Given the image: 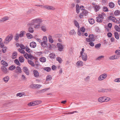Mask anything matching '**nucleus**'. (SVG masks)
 <instances>
[{
  "label": "nucleus",
  "mask_w": 120,
  "mask_h": 120,
  "mask_svg": "<svg viewBox=\"0 0 120 120\" xmlns=\"http://www.w3.org/2000/svg\"><path fill=\"white\" fill-rule=\"evenodd\" d=\"M42 22L41 19L39 18H37L34 19L32 20L31 22L29 23L30 25H32L34 24V23H37L39 24L35 25L34 27L35 28H38L40 27V24Z\"/></svg>",
  "instance_id": "f257e3e1"
},
{
  "label": "nucleus",
  "mask_w": 120,
  "mask_h": 120,
  "mask_svg": "<svg viewBox=\"0 0 120 120\" xmlns=\"http://www.w3.org/2000/svg\"><path fill=\"white\" fill-rule=\"evenodd\" d=\"M105 15L104 13H102L101 14L99 15L96 18V21L98 22H102L104 18V16Z\"/></svg>",
  "instance_id": "f03ea898"
},
{
  "label": "nucleus",
  "mask_w": 120,
  "mask_h": 120,
  "mask_svg": "<svg viewBox=\"0 0 120 120\" xmlns=\"http://www.w3.org/2000/svg\"><path fill=\"white\" fill-rule=\"evenodd\" d=\"M13 36L12 34H10L8 35L5 38L4 40V43H8L12 39Z\"/></svg>",
  "instance_id": "7ed1b4c3"
},
{
  "label": "nucleus",
  "mask_w": 120,
  "mask_h": 120,
  "mask_svg": "<svg viewBox=\"0 0 120 120\" xmlns=\"http://www.w3.org/2000/svg\"><path fill=\"white\" fill-rule=\"evenodd\" d=\"M92 4L93 5V8L94 9L95 12H97L100 9V5H97L95 3H92Z\"/></svg>",
  "instance_id": "20e7f679"
},
{
  "label": "nucleus",
  "mask_w": 120,
  "mask_h": 120,
  "mask_svg": "<svg viewBox=\"0 0 120 120\" xmlns=\"http://www.w3.org/2000/svg\"><path fill=\"white\" fill-rule=\"evenodd\" d=\"M107 76V74L104 73L100 75L98 78V80L99 81H102L105 79Z\"/></svg>",
  "instance_id": "39448f33"
},
{
  "label": "nucleus",
  "mask_w": 120,
  "mask_h": 120,
  "mask_svg": "<svg viewBox=\"0 0 120 120\" xmlns=\"http://www.w3.org/2000/svg\"><path fill=\"white\" fill-rule=\"evenodd\" d=\"M88 13V11L86 10H84L82 11V13H80L79 17L80 18H83V15H86Z\"/></svg>",
  "instance_id": "423d86ee"
},
{
  "label": "nucleus",
  "mask_w": 120,
  "mask_h": 120,
  "mask_svg": "<svg viewBox=\"0 0 120 120\" xmlns=\"http://www.w3.org/2000/svg\"><path fill=\"white\" fill-rule=\"evenodd\" d=\"M57 46L58 48V50L60 51H62L64 49L63 46L62 44L60 43H58L57 44Z\"/></svg>",
  "instance_id": "0eeeda50"
},
{
  "label": "nucleus",
  "mask_w": 120,
  "mask_h": 120,
  "mask_svg": "<svg viewBox=\"0 0 120 120\" xmlns=\"http://www.w3.org/2000/svg\"><path fill=\"white\" fill-rule=\"evenodd\" d=\"M82 56V58L83 60L84 61H86L87 60V56L86 54V53H84L81 54Z\"/></svg>",
  "instance_id": "6e6552de"
},
{
  "label": "nucleus",
  "mask_w": 120,
  "mask_h": 120,
  "mask_svg": "<svg viewBox=\"0 0 120 120\" xmlns=\"http://www.w3.org/2000/svg\"><path fill=\"white\" fill-rule=\"evenodd\" d=\"M43 8H44L48 10H53L55 9V8L54 7L52 6L48 5H44Z\"/></svg>",
  "instance_id": "1a4fd4ad"
},
{
  "label": "nucleus",
  "mask_w": 120,
  "mask_h": 120,
  "mask_svg": "<svg viewBox=\"0 0 120 120\" xmlns=\"http://www.w3.org/2000/svg\"><path fill=\"white\" fill-rule=\"evenodd\" d=\"M9 19V17L8 16H6L3 17L0 19V23H1L7 21Z\"/></svg>",
  "instance_id": "9d476101"
},
{
  "label": "nucleus",
  "mask_w": 120,
  "mask_h": 120,
  "mask_svg": "<svg viewBox=\"0 0 120 120\" xmlns=\"http://www.w3.org/2000/svg\"><path fill=\"white\" fill-rule=\"evenodd\" d=\"M95 36L93 34H90L89 36V37L90 38L91 42L94 41L95 40Z\"/></svg>",
  "instance_id": "9b49d317"
},
{
  "label": "nucleus",
  "mask_w": 120,
  "mask_h": 120,
  "mask_svg": "<svg viewBox=\"0 0 120 120\" xmlns=\"http://www.w3.org/2000/svg\"><path fill=\"white\" fill-rule=\"evenodd\" d=\"M76 64L78 66H82L83 65V63L82 61L79 60L77 62Z\"/></svg>",
  "instance_id": "f8f14e48"
},
{
  "label": "nucleus",
  "mask_w": 120,
  "mask_h": 120,
  "mask_svg": "<svg viewBox=\"0 0 120 120\" xmlns=\"http://www.w3.org/2000/svg\"><path fill=\"white\" fill-rule=\"evenodd\" d=\"M36 46V43L34 42H32L30 44V46L31 47L33 48H35Z\"/></svg>",
  "instance_id": "ddd939ff"
},
{
  "label": "nucleus",
  "mask_w": 120,
  "mask_h": 120,
  "mask_svg": "<svg viewBox=\"0 0 120 120\" xmlns=\"http://www.w3.org/2000/svg\"><path fill=\"white\" fill-rule=\"evenodd\" d=\"M33 73L35 77L37 78L39 76V73L38 71L36 70H34Z\"/></svg>",
  "instance_id": "4468645a"
},
{
  "label": "nucleus",
  "mask_w": 120,
  "mask_h": 120,
  "mask_svg": "<svg viewBox=\"0 0 120 120\" xmlns=\"http://www.w3.org/2000/svg\"><path fill=\"white\" fill-rule=\"evenodd\" d=\"M23 69L25 73H26V75H29V72L28 68L26 67H24Z\"/></svg>",
  "instance_id": "2eb2a0df"
},
{
  "label": "nucleus",
  "mask_w": 120,
  "mask_h": 120,
  "mask_svg": "<svg viewBox=\"0 0 120 120\" xmlns=\"http://www.w3.org/2000/svg\"><path fill=\"white\" fill-rule=\"evenodd\" d=\"M1 69L2 71L4 73H6L8 72V70L6 68L2 66L1 67Z\"/></svg>",
  "instance_id": "dca6fc26"
},
{
  "label": "nucleus",
  "mask_w": 120,
  "mask_h": 120,
  "mask_svg": "<svg viewBox=\"0 0 120 120\" xmlns=\"http://www.w3.org/2000/svg\"><path fill=\"white\" fill-rule=\"evenodd\" d=\"M98 101L100 102H105L104 97H100L98 100Z\"/></svg>",
  "instance_id": "f3484780"
},
{
  "label": "nucleus",
  "mask_w": 120,
  "mask_h": 120,
  "mask_svg": "<svg viewBox=\"0 0 120 120\" xmlns=\"http://www.w3.org/2000/svg\"><path fill=\"white\" fill-rule=\"evenodd\" d=\"M25 48L26 49V51L29 53H31L32 52V51L30 50V48L28 47V46H26Z\"/></svg>",
  "instance_id": "a211bd4d"
},
{
  "label": "nucleus",
  "mask_w": 120,
  "mask_h": 120,
  "mask_svg": "<svg viewBox=\"0 0 120 120\" xmlns=\"http://www.w3.org/2000/svg\"><path fill=\"white\" fill-rule=\"evenodd\" d=\"M28 63L33 67L35 66V64L31 60H27Z\"/></svg>",
  "instance_id": "6ab92c4d"
},
{
  "label": "nucleus",
  "mask_w": 120,
  "mask_h": 120,
  "mask_svg": "<svg viewBox=\"0 0 120 120\" xmlns=\"http://www.w3.org/2000/svg\"><path fill=\"white\" fill-rule=\"evenodd\" d=\"M109 7L111 8H112L115 7V4L113 3L112 2H110L109 4Z\"/></svg>",
  "instance_id": "aec40b11"
},
{
  "label": "nucleus",
  "mask_w": 120,
  "mask_h": 120,
  "mask_svg": "<svg viewBox=\"0 0 120 120\" xmlns=\"http://www.w3.org/2000/svg\"><path fill=\"white\" fill-rule=\"evenodd\" d=\"M40 61L42 62H45L46 61V58L44 57H41L40 59Z\"/></svg>",
  "instance_id": "412c9836"
},
{
  "label": "nucleus",
  "mask_w": 120,
  "mask_h": 120,
  "mask_svg": "<svg viewBox=\"0 0 120 120\" xmlns=\"http://www.w3.org/2000/svg\"><path fill=\"white\" fill-rule=\"evenodd\" d=\"M9 77L8 76H7L4 77L3 80L5 82H7L9 80Z\"/></svg>",
  "instance_id": "4be33fe9"
},
{
  "label": "nucleus",
  "mask_w": 120,
  "mask_h": 120,
  "mask_svg": "<svg viewBox=\"0 0 120 120\" xmlns=\"http://www.w3.org/2000/svg\"><path fill=\"white\" fill-rule=\"evenodd\" d=\"M52 79V77L51 75H48L46 77V80L47 81H49L50 80Z\"/></svg>",
  "instance_id": "5701e85b"
},
{
  "label": "nucleus",
  "mask_w": 120,
  "mask_h": 120,
  "mask_svg": "<svg viewBox=\"0 0 120 120\" xmlns=\"http://www.w3.org/2000/svg\"><path fill=\"white\" fill-rule=\"evenodd\" d=\"M74 22L75 26L78 28V29H79V26L78 22L76 20H75L74 21Z\"/></svg>",
  "instance_id": "b1692460"
},
{
  "label": "nucleus",
  "mask_w": 120,
  "mask_h": 120,
  "mask_svg": "<svg viewBox=\"0 0 120 120\" xmlns=\"http://www.w3.org/2000/svg\"><path fill=\"white\" fill-rule=\"evenodd\" d=\"M76 11L77 13L78 14L80 11L79 6V4H76Z\"/></svg>",
  "instance_id": "393cba45"
},
{
  "label": "nucleus",
  "mask_w": 120,
  "mask_h": 120,
  "mask_svg": "<svg viewBox=\"0 0 120 120\" xmlns=\"http://www.w3.org/2000/svg\"><path fill=\"white\" fill-rule=\"evenodd\" d=\"M88 21L90 24H93L94 23V20L92 18L89 19Z\"/></svg>",
  "instance_id": "a878e982"
},
{
  "label": "nucleus",
  "mask_w": 120,
  "mask_h": 120,
  "mask_svg": "<svg viewBox=\"0 0 120 120\" xmlns=\"http://www.w3.org/2000/svg\"><path fill=\"white\" fill-rule=\"evenodd\" d=\"M49 41L51 43H52L53 42L52 37L51 35H49Z\"/></svg>",
  "instance_id": "bb28decb"
},
{
  "label": "nucleus",
  "mask_w": 120,
  "mask_h": 120,
  "mask_svg": "<svg viewBox=\"0 0 120 120\" xmlns=\"http://www.w3.org/2000/svg\"><path fill=\"white\" fill-rule=\"evenodd\" d=\"M2 64H3L4 66H7L8 65V63H6L4 60H2L1 62Z\"/></svg>",
  "instance_id": "cd10ccee"
},
{
  "label": "nucleus",
  "mask_w": 120,
  "mask_h": 120,
  "mask_svg": "<svg viewBox=\"0 0 120 120\" xmlns=\"http://www.w3.org/2000/svg\"><path fill=\"white\" fill-rule=\"evenodd\" d=\"M77 33L78 35L79 36H80L81 35H82V36L83 35V33L81 31L79 28L78 29Z\"/></svg>",
  "instance_id": "c85d7f7f"
},
{
  "label": "nucleus",
  "mask_w": 120,
  "mask_h": 120,
  "mask_svg": "<svg viewBox=\"0 0 120 120\" xmlns=\"http://www.w3.org/2000/svg\"><path fill=\"white\" fill-rule=\"evenodd\" d=\"M43 42L47 43V39L46 37L44 36L42 38Z\"/></svg>",
  "instance_id": "c756f323"
},
{
  "label": "nucleus",
  "mask_w": 120,
  "mask_h": 120,
  "mask_svg": "<svg viewBox=\"0 0 120 120\" xmlns=\"http://www.w3.org/2000/svg\"><path fill=\"white\" fill-rule=\"evenodd\" d=\"M17 55V53L16 52H14L12 55V58L13 59H15Z\"/></svg>",
  "instance_id": "7c9ffc66"
},
{
  "label": "nucleus",
  "mask_w": 120,
  "mask_h": 120,
  "mask_svg": "<svg viewBox=\"0 0 120 120\" xmlns=\"http://www.w3.org/2000/svg\"><path fill=\"white\" fill-rule=\"evenodd\" d=\"M69 33L71 35H74L76 33L74 30H73L70 31Z\"/></svg>",
  "instance_id": "2f4dec72"
},
{
  "label": "nucleus",
  "mask_w": 120,
  "mask_h": 120,
  "mask_svg": "<svg viewBox=\"0 0 120 120\" xmlns=\"http://www.w3.org/2000/svg\"><path fill=\"white\" fill-rule=\"evenodd\" d=\"M114 14L115 15H118L120 14V11L119 10H116L115 11Z\"/></svg>",
  "instance_id": "473e14b6"
},
{
  "label": "nucleus",
  "mask_w": 120,
  "mask_h": 120,
  "mask_svg": "<svg viewBox=\"0 0 120 120\" xmlns=\"http://www.w3.org/2000/svg\"><path fill=\"white\" fill-rule=\"evenodd\" d=\"M26 36L28 39H31L33 37V36L30 34L29 33H27L26 34Z\"/></svg>",
  "instance_id": "72a5a7b5"
},
{
  "label": "nucleus",
  "mask_w": 120,
  "mask_h": 120,
  "mask_svg": "<svg viewBox=\"0 0 120 120\" xmlns=\"http://www.w3.org/2000/svg\"><path fill=\"white\" fill-rule=\"evenodd\" d=\"M114 28L116 31L120 32V28L119 26L116 25L114 26Z\"/></svg>",
  "instance_id": "f704fd0d"
},
{
  "label": "nucleus",
  "mask_w": 120,
  "mask_h": 120,
  "mask_svg": "<svg viewBox=\"0 0 120 120\" xmlns=\"http://www.w3.org/2000/svg\"><path fill=\"white\" fill-rule=\"evenodd\" d=\"M19 60L20 62H23L24 61V58L23 57L20 56L19 57Z\"/></svg>",
  "instance_id": "c9c22d12"
},
{
  "label": "nucleus",
  "mask_w": 120,
  "mask_h": 120,
  "mask_svg": "<svg viewBox=\"0 0 120 120\" xmlns=\"http://www.w3.org/2000/svg\"><path fill=\"white\" fill-rule=\"evenodd\" d=\"M28 105L29 106H34L35 105H36V104H35V101L29 103L28 104Z\"/></svg>",
  "instance_id": "e433bc0d"
},
{
  "label": "nucleus",
  "mask_w": 120,
  "mask_h": 120,
  "mask_svg": "<svg viewBox=\"0 0 120 120\" xmlns=\"http://www.w3.org/2000/svg\"><path fill=\"white\" fill-rule=\"evenodd\" d=\"M47 43H45L44 42H42L41 43V46L43 48H45L47 45Z\"/></svg>",
  "instance_id": "4c0bfd02"
},
{
  "label": "nucleus",
  "mask_w": 120,
  "mask_h": 120,
  "mask_svg": "<svg viewBox=\"0 0 120 120\" xmlns=\"http://www.w3.org/2000/svg\"><path fill=\"white\" fill-rule=\"evenodd\" d=\"M16 69L17 70V72H18L19 73H21L22 72L21 69L19 67L17 66L16 68Z\"/></svg>",
  "instance_id": "58836bf2"
},
{
  "label": "nucleus",
  "mask_w": 120,
  "mask_h": 120,
  "mask_svg": "<svg viewBox=\"0 0 120 120\" xmlns=\"http://www.w3.org/2000/svg\"><path fill=\"white\" fill-rule=\"evenodd\" d=\"M15 68V66L14 65H12L9 68V70L12 71Z\"/></svg>",
  "instance_id": "ea45409f"
},
{
  "label": "nucleus",
  "mask_w": 120,
  "mask_h": 120,
  "mask_svg": "<svg viewBox=\"0 0 120 120\" xmlns=\"http://www.w3.org/2000/svg\"><path fill=\"white\" fill-rule=\"evenodd\" d=\"M115 37L117 39H118L119 38L118 33L116 32H115L114 33Z\"/></svg>",
  "instance_id": "a19ab883"
},
{
  "label": "nucleus",
  "mask_w": 120,
  "mask_h": 120,
  "mask_svg": "<svg viewBox=\"0 0 120 120\" xmlns=\"http://www.w3.org/2000/svg\"><path fill=\"white\" fill-rule=\"evenodd\" d=\"M44 69L47 72H49L50 71L51 68H50L49 67H47V68H44Z\"/></svg>",
  "instance_id": "79ce46f5"
},
{
  "label": "nucleus",
  "mask_w": 120,
  "mask_h": 120,
  "mask_svg": "<svg viewBox=\"0 0 120 120\" xmlns=\"http://www.w3.org/2000/svg\"><path fill=\"white\" fill-rule=\"evenodd\" d=\"M15 63L17 65H20V63L19 62L18 59H16L14 60Z\"/></svg>",
  "instance_id": "37998d69"
},
{
  "label": "nucleus",
  "mask_w": 120,
  "mask_h": 120,
  "mask_svg": "<svg viewBox=\"0 0 120 120\" xmlns=\"http://www.w3.org/2000/svg\"><path fill=\"white\" fill-rule=\"evenodd\" d=\"M18 51L24 54L25 53L24 51L22 49L20 48L19 49Z\"/></svg>",
  "instance_id": "c03bdc74"
},
{
  "label": "nucleus",
  "mask_w": 120,
  "mask_h": 120,
  "mask_svg": "<svg viewBox=\"0 0 120 120\" xmlns=\"http://www.w3.org/2000/svg\"><path fill=\"white\" fill-rule=\"evenodd\" d=\"M24 32L23 31H22L20 32V34L19 35L20 37H22L23 36Z\"/></svg>",
  "instance_id": "a18cd8bd"
},
{
  "label": "nucleus",
  "mask_w": 120,
  "mask_h": 120,
  "mask_svg": "<svg viewBox=\"0 0 120 120\" xmlns=\"http://www.w3.org/2000/svg\"><path fill=\"white\" fill-rule=\"evenodd\" d=\"M104 98L105 101H108L110 100V98H109L105 97H104Z\"/></svg>",
  "instance_id": "49530a36"
},
{
  "label": "nucleus",
  "mask_w": 120,
  "mask_h": 120,
  "mask_svg": "<svg viewBox=\"0 0 120 120\" xmlns=\"http://www.w3.org/2000/svg\"><path fill=\"white\" fill-rule=\"evenodd\" d=\"M56 60L58 61L60 63H61L62 62V59L60 57H58L56 58Z\"/></svg>",
  "instance_id": "de8ad7c7"
},
{
  "label": "nucleus",
  "mask_w": 120,
  "mask_h": 120,
  "mask_svg": "<svg viewBox=\"0 0 120 120\" xmlns=\"http://www.w3.org/2000/svg\"><path fill=\"white\" fill-rule=\"evenodd\" d=\"M28 31L30 33H33L34 32V30L33 28L31 27H30L28 29Z\"/></svg>",
  "instance_id": "09e8293b"
},
{
  "label": "nucleus",
  "mask_w": 120,
  "mask_h": 120,
  "mask_svg": "<svg viewBox=\"0 0 120 120\" xmlns=\"http://www.w3.org/2000/svg\"><path fill=\"white\" fill-rule=\"evenodd\" d=\"M103 10L104 11H108V8L104 6L103 7Z\"/></svg>",
  "instance_id": "8fccbe9b"
},
{
  "label": "nucleus",
  "mask_w": 120,
  "mask_h": 120,
  "mask_svg": "<svg viewBox=\"0 0 120 120\" xmlns=\"http://www.w3.org/2000/svg\"><path fill=\"white\" fill-rule=\"evenodd\" d=\"M109 18L113 22H115V19L114 17L110 16L109 17Z\"/></svg>",
  "instance_id": "3c124183"
},
{
  "label": "nucleus",
  "mask_w": 120,
  "mask_h": 120,
  "mask_svg": "<svg viewBox=\"0 0 120 120\" xmlns=\"http://www.w3.org/2000/svg\"><path fill=\"white\" fill-rule=\"evenodd\" d=\"M19 38V35L18 34H16L15 36L14 39L16 40H18Z\"/></svg>",
  "instance_id": "603ef678"
},
{
  "label": "nucleus",
  "mask_w": 120,
  "mask_h": 120,
  "mask_svg": "<svg viewBox=\"0 0 120 120\" xmlns=\"http://www.w3.org/2000/svg\"><path fill=\"white\" fill-rule=\"evenodd\" d=\"M115 82H120V78H116L113 80Z\"/></svg>",
  "instance_id": "864d4df0"
},
{
  "label": "nucleus",
  "mask_w": 120,
  "mask_h": 120,
  "mask_svg": "<svg viewBox=\"0 0 120 120\" xmlns=\"http://www.w3.org/2000/svg\"><path fill=\"white\" fill-rule=\"evenodd\" d=\"M115 53L116 54H118L119 56L120 55V50H116L115 52Z\"/></svg>",
  "instance_id": "5fc2aeb1"
},
{
  "label": "nucleus",
  "mask_w": 120,
  "mask_h": 120,
  "mask_svg": "<svg viewBox=\"0 0 120 120\" xmlns=\"http://www.w3.org/2000/svg\"><path fill=\"white\" fill-rule=\"evenodd\" d=\"M35 102L36 105L40 104L42 102L41 101H35Z\"/></svg>",
  "instance_id": "6e6d98bb"
},
{
  "label": "nucleus",
  "mask_w": 120,
  "mask_h": 120,
  "mask_svg": "<svg viewBox=\"0 0 120 120\" xmlns=\"http://www.w3.org/2000/svg\"><path fill=\"white\" fill-rule=\"evenodd\" d=\"M28 58L31 60H32L34 58V57L32 55L30 54L28 56Z\"/></svg>",
  "instance_id": "4d7b16f0"
},
{
  "label": "nucleus",
  "mask_w": 120,
  "mask_h": 120,
  "mask_svg": "<svg viewBox=\"0 0 120 120\" xmlns=\"http://www.w3.org/2000/svg\"><path fill=\"white\" fill-rule=\"evenodd\" d=\"M101 45L99 43L97 45H96L95 46V47L96 48L98 49V48H99L100 47Z\"/></svg>",
  "instance_id": "13d9d810"
},
{
  "label": "nucleus",
  "mask_w": 120,
  "mask_h": 120,
  "mask_svg": "<svg viewBox=\"0 0 120 120\" xmlns=\"http://www.w3.org/2000/svg\"><path fill=\"white\" fill-rule=\"evenodd\" d=\"M104 56H101L98 57H97L96 60H101V59L102 58H104Z\"/></svg>",
  "instance_id": "bf43d9fd"
},
{
  "label": "nucleus",
  "mask_w": 120,
  "mask_h": 120,
  "mask_svg": "<svg viewBox=\"0 0 120 120\" xmlns=\"http://www.w3.org/2000/svg\"><path fill=\"white\" fill-rule=\"evenodd\" d=\"M41 29L42 30L44 31H46V29L45 26H42L41 27Z\"/></svg>",
  "instance_id": "052dcab7"
},
{
  "label": "nucleus",
  "mask_w": 120,
  "mask_h": 120,
  "mask_svg": "<svg viewBox=\"0 0 120 120\" xmlns=\"http://www.w3.org/2000/svg\"><path fill=\"white\" fill-rule=\"evenodd\" d=\"M55 56V54L53 53H51L50 54V57L51 58H54Z\"/></svg>",
  "instance_id": "680f3d73"
},
{
  "label": "nucleus",
  "mask_w": 120,
  "mask_h": 120,
  "mask_svg": "<svg viewBox=\"0 0 120 120\" xmlns=\"http://www.w3.org/2000/svg\"><path fill=\"white\" fill-rule=\"evenodd\" d=\"M115 59H117L119 58L120 57V56L118 54H116L114 55Z\"/></svg>",
  "instance_id": "e2e57ef3"
},
{
  "label": "nucleus",
  "mask_w": 120,
  "mask_h": 120,
  "mask_svg": "<svg viewBox=\"0 0 120 120\" xmlns=\"http://www.w3.org/2000/svg\"><path fill=\"white\" fill-rule=\"evenodd\" d=\"M80 30L83 33L85 31V29L84 27H82L81 28Z\"/></svg>",
  "instance_id": "0e129e2a"
},
{
  "label": "nucleus",
  "mask_w": 120,
  "mask_h": 120,
  "mask_svg": "<svg viewBox=\"0 0 120 120\" xmlns=\"http://www.w3.org/2000/svg\"><path fill=\"white\" fill-rule=\"evenodd\" d=\"M109 59L111 60L115 59L114 55L110 57L109 58Z\"/></svg>",
  "instance_id": "69168bd1"
},
{
  "label": "nucleus",
  "mask_w": 120,
  "mask_h": 120,
  "mask_svg": "<svg viewBox=\"0 0 120 120\" xmlns=\"http://www.w3.org/2000/svg\"><path fill=\"white\" fill-rule=\"evenodd\" d=\"M54 46L55 47V45H54L53 44H49V49H51L52 47H54Z\"/></svg>",
  "instance_id": "338daca9"
},
{
  "label": "nucleus",
  "mask_w": 120,
  "mask_h": 120,
  "mask_svg": "<svg viewBox=\"0 0 120 120\" xmlns=\"http://www.w3.org/2000/svg\"><path fill=\"white\" fill-rule=\"evenodd\" d=\"M30 87L32 88H35V84H32L30 85Z\"/></svg>",
  "instance_id": "774afa93"
}]
</instances>
